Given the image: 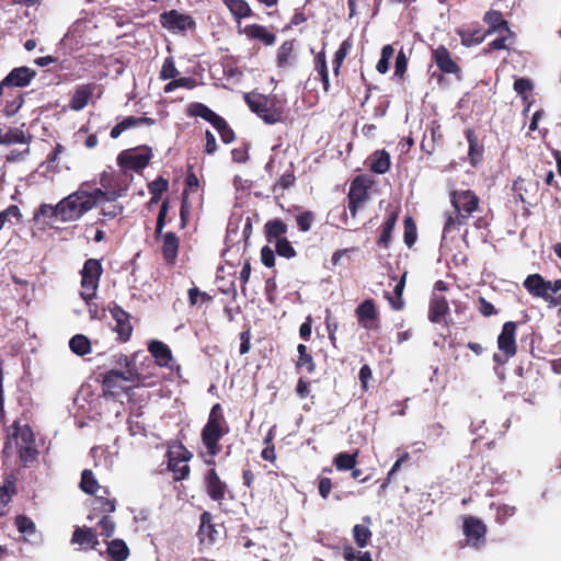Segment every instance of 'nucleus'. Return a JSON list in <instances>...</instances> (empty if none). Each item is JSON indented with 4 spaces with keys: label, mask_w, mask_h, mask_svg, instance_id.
<instances>
[{
    "label": "nucleus",
    "mask_w": 561,
    "mask_h": 561,
    "mask_svg": "<svg viewBox=\"0 0 561 561\" xmlns=\"http://www.w3.org/2000/svg\"><path fill=\"white\" fill-rule=\"evenodd\" d=\"M12 432L5 437L2 448L3 457L13 455L14 445L18 446L19 459L23 467H31L39 455L35 445V436L28 424L21 425L20 421H14Z\"/></svg>",
    "instance_id": "nucleus-1"
},
{
    "label": "nucleus",
    "mask_w": 561,
    "mask_h": 561,
    "mask_svg": "<svg viewBox=\"0 0 561 561\" xmlns=\"http://www.w3.org/2000/svg\"><path fill=\"white\" fill-rule=\"evenodd\" d=\"M230 432L229 424L226 420L224 408L220 403H215L209 412L208 419L201 432L202 443L206 448L207 455L210 457L205 460L209 466H215L216 457L221 451L220 439Z\"/></svg>",
    "instance_id": "nucleus-2"
},
{
    "label": "nucleus",
    "mask_w": 561,
    "mask_h": 561,
    "mask_svg": "<svg viewBox=\"0 0 561 561\" xmlns=\"http://www.w3.org/2000/svg\"><path fill=\"white\" fill-rule=\"evenodd\" d=\"M59 207L60 222H71L80 220L99 204L88 190V184L82 183L77 191L59 201Z\"/></svg>",
    "instance_id": "nucleus-3"
},
{
    "label": "nucleus",
    "mask_w": 561,
    "mask_h": 561,
    "mask_svg": "<svg viewBox=\"0 0 561 561\" xmlns=\"http://www.w3.org/2000/svg\"><path fill=\"white\" fill-rule=\"evenodd\" d=\"M450 203L455 208L445 221L443 232L448 233L456 226H465L469 217L480 207L479 196L471 190H455L450 192Z\"/></svg>",
    "instance_id": "nucleus-4"
},
{
    "label": "nucleus",
    "mask_w": 561,
    "mask_h": 561,
    "mask_svg": "<svg viewBox=\"0 0 561 561\" xmlns=\"http://www.w3.org/2000/svg\"><path fill=\"white\" fill-rule=\"evenodd\" d=\"M244 101L250 110L266 124L273 125L283 119L284 104L276 96H266L260 93L245 94Z\"/></svg>",
    "instance_id": "nucleus-5"
},
{
    "label": "nucleus",
    "mask_w": 561,
    "mask_h": 561,
    "mask_svg": "<svg viewBox=\"0 0 561 561\" xmlns=\"http://www.w3.org/2000/svg\"><path fill=\"white\" fill-rule=\"evenodd\" d=\"M135 387H137L135 374L130 370L110 369L102 375V391L106 398L128 394Z\"/></svg>",
    "instance_id": "nucleus-6"
},
{
    "label": "nucleus",
    "mask_w": 561,
    "mask_h": 561,
    "mask_svg": "<svg viewBox=\"0 0 561 561\" xmlns=\"http://www.w3.org/2000/svg\"><path fill=\"white\" fill-rule=\"evenodd\" d=\"M517 322L507 321L503 324L497 336V353L493 354V362L497 366H504L511 358L517 354Z\"/></svg>",
    "instance_id": "nucleus-7"
},
{
    "label": "nucleus",
    "mask_w": 561,
    "mask_h": 561,
    "mask_svg": "<svg viewBox=\"0 0 561 561\" xmlns=\"http://www.w3.org/2000/svg\"><path fill=\"white\" fill-rule=\"evenodd\" d=\"M101 187L90 190V193L99 204L103 202H115L124 196L128 190L127 184H122L113 172H102L100 175Z\"/></svg>",
    "instance_id": "nucleus-8"
},
{
    "label": "nucleus",
    "mask_w": 561,
    "mask_h": 561,
    "mask_svg": "<svg viewBox=\"0 0 561 561\" xmlns=\"http://www.w3.org/2000/svg\"><path fill=\"white\" fill-rule=\"evenodd\" d=\"M103 273L102 264L96 259H88L80 272L81 274V291L80 297L89 304L95 298L99 288L100 278Z\"/></svg>",
    "instance_id": "nucleus-9"
},
{
    "label": "nucleus",
    "mask_w": 561,
    "mask_h": 561,
    "mask_svg": "<svg viewBox=\"0 0 561 561\" xmlns=\"http://www.w3.org/2000/svg\"><path fill=\"white\" fill-rule=\"evenodd\" d=\"M160 25L172 34L185 35L188 31L195 32L196 21L190 14L176 9L164 11L159 15Z\"/></svg>",
    "instance_id": "nucleus-10"
},
{
    "label": "nucleus",
    "mask_w": 561,
    "mask_h": 561,
    "mask_svg": "<svg viewBox=\"0 0 561 561\" xmlns=\"http://www.w3.org/2000/svg\"><path fill=\"white\" fill-rule=\"evenodd\" d=\"M431 58L440 71L438 75L435 72L433 73V77H437L438 83L444 80V75H454L458 80L461 79V67L451 57V54L446 46L439 45L436 48H432Z\"/></svg>",
    "instance_id": "nucleus-11"
},
{
    "label": "nucleus",
    "mask_w": 561,
    "mask_h": 561,
    "mask_svg": "<svg viewBox=\"0 0 561 561\" xmlns=\"http://www.w3.org/2000/svg\"><path fill=\"white\" fill-rule=\"evenodd\" d=\"M548 285L549 280H546L538 273L528 275L523 283L524 288L533 297L545 300L549 307L561 306V293L559 295H551Z\"/></svg>",
    "instance_id": "nucleus-12"
},
{
    "label": "nucleus",
    "mask_w": 561,
    "mask_h": 561,
    "mask_svg": "<svg viewBox=\"0 0 561 561\" xmlns=\"http://www.w3.org/2000/svg\"><path fill=\"white\" fill-rule=\"evenodd\" d=\"M168 469L173 473L174 481H182L188 478L191 468L187 461L192 458V453L180 444L176 450H168Z\"/></svg>",
    "instance_id": "nucleus-13"
},
{
    "label": "nucleus",
    "mask_w": 561,
    "mask_h": 561,
    "mask_svg": "<svg viewBox=\"0 0 561 561\" xmlns=\"http://www.w3.org/2000/svg\"><path fill=\"white\" fill-rule=\"evenodd\" d=\"M371 184L373 181L366 175H357L352 181L347 194L348 210L352 217H356L358 208L369 198L368 190Z\"/></svg>",
    "instance_id": "nucleus-14"
},
{
    "label": "nucleus",
    "mask_w": 561,
    "mask_h": 561,
    "mask_svg": "<svg viewBox=\"0 0 561 561\" xmlns=\"http://www.w3.org/2000/svg\"><path fill=\"white\" fill-rule=\"evenodd\" d=\"M152 151L150 147H142L140 152L136 150H123L117 157V164L123 170L139 172L150 162Z\"/></svg>",
    "instance_id": "nucleus-15"
},
{
    "label": "nucleus",
    "mask_w": 561,
    "mask_h": 561,
    "mask_svg": "<svg viewBox=\"0 0 561 561\" xmlns=\"http://www.w3.org/2000/svg\"><path fill=\"white\" fill-rule=\"evenodd\" d=\"M220 525L214 523V516L210 512L205 511L199 516V526L197 530V538L199 546L210 548L220 538Z\"/></svg>",
    "instance_id": "nucleus-16"
},
{
    "label": "nucleus",
    "mask_w": 561,
    "mask_h": 561,
    "mask_svg": "<svg viewBox=\"0 0 561 561\" xmlns=\"http://www.w3.org/2000/svg\"><path fill=\"white\" fill-rule=\"evenodd\" d=\"M486 525L476 516H465L462 524V533L469 546L480 548L485 543Z\"/></svg>",
    "instance_id": "nucleus-17"
},
{
    "label": "nucleus",
    "mask_w": 561,
    "mask_h": 561,
    "mask_svg": "<svg viewBox=\"0 0 561 561\" xmlns=\"http://www.w3.org/2000/svg\"><path fill=\"white\" fill-rule=\"evenodd\" d=\"M358 323L366 330H378L380 328V316L374 299L368 298L362 301L355 309Z\"/></svg>",
    "instance_id": "nucleus-18"
},
{
    "label": "nucleus",
    "mask_w": 561,
    "mask_h": 561,
    "mask_svg": "<svg viewBox=\"0 0 561 561\" xmlns=\"http://www.w3.org/2000/svg\"><path fill=\"white\" fill-rule=\"evenodd\" d=\"M204 486L209 499L217 503H221L229 492L227 483L220 479L215 468H210L205 472Z\"/></svg>",
    "instance_id": "nucleus-19"
},
{
    "label": "nucleus",
    "mask_w": 561,
    "mask_h": 561,
    "mask_svg": "<svg viewBox=\"0 0 561 561\" xmlns=\"http://www.w3.org/2000/svg\"><path fill=\"white\" fill-rule=\"evenodd\" d=\"M108 311L112 318L115 320L116 324L114 330L118 334V339L122 342H127L133 333L130 314L114 301L108 305Z\"/></svg>",
    "instance_id": "nucleus-20"
},
{
    "label": "nucleus",
    "mask_w": 561,
    "mask_h": 561,
    "mask_svg": "<svg viewBox=\"0 0 561 561\" xmlns=\"http://www.w3.org/2000/svg\"><path fill=\"white\" fill-rule=\"evenodd\" d=\"M72 545H78L80 550L89 551L96 550L100 545L98 531L94 528L87 526H76L70 539Z\"/></svg>",
    "instance_id": "nucleus-21"
},
{
    "label": "nucleus",
    "mask_w": 561,
    "mask_h": 561,
    "mask_svg": "<svg viewBox=\"0 0 561 561\" xmlns=\"http://www.w3.org/2000/svg\"><path fill=\"white\" fill-rule=\"evenodd\" d=\"M36 75V70L26 66L15 67L0 83L3 88H25L32 82Z\"/></svg>",
    "instance_id": "nucleus-22"
},
{
    "label": "nucleus",
    "mask_w": 561,
    "mask_h": 561,
    "mask_svg": "<svg viewBox=\"0 0 561 561\" xmlns=\"http://www.w3.org/2000/svg\"><path fill=\"white\" fill-rule=\"evenodd\" d=\"M239 33L244 34L250 41L261 42L264 46H273L276 43V35L262 24H248L239 30Z\"/></svg>",
    "instance_id": "nucleus-23"
},
{
    "label": "nucleus",
    "mask_w": 561,
    "mask_h": 561,
    "mask_svg": "<svg viewBox=\"0 0 561 561\" xmlns=\"http://www.w3.org/2000/svg\"><path fill=\"white\" fill-rule=\"evenodd\" d=\"M399 218V209H387V216L380 227V236L377 239V245L382 249H389L392 238V232Z\"/></svg>",
    "instance_id": "nucleus-24"
},
{
    "label": "nucleus",
    "mask_w": 561,
    "mask_h": 561,
    "mask_svg": "<svg viewBox=\"0 0 561 561\" xmlns=\"http://www.w3.org/2000/svg\"><path fill=\"white\" fill-rule=\"evenodd\" d=\"M162 237L161 253L167 265L173 266L176 262L180 239L175 232L168 231Z\"/></svg>",
    "instance_id": "nucleus-25"
},
{
    "label": "nucleus",
    "mask_w": 561,
    "mask_h": 561,
    "mask_svg": "<svg viewBox=\"0 0 561 561\" xmlns=\"http://www.w3.org/2000/svg\"><path fill=\"white\" fill-rule=\"evenodd\" d=\"M95 89V83L78 85L69 101V107L76 112L83 110L93 96Z\"/></svg>",
    "instance_id": "nucleus-26"
},
{
    "label": "nucleus",
    "mask_w": 561,
    "mask_h": 561,
    "mask_svg": "<svg viewBox=\"0 0 561 561\" xmlns=\"http://www.w3.org/2000/svg\"><path fill=\"white\" fill-rule=\"evenodd\" d=\"M449 313V305L444 296L433 295L428 304L427 318L432 323L445 322L446 316Z\"/></svg>",
    "instance_id": "nucleus-27"
},
{
    "label": "nucleus",
    "mask_w": 561,
    "mask_h": 561,
    "mask_svg": "<svg viewBox=\"0 0 561 561\" xmlns=\"http://www.w3.org/2000/svg\"><path fill=\"white\" fill-rule=\"evenodd\" d=\"M483 21L489 25V30L485 32L486 35L494 32H505L511 37H515V33L510 28L508 22L503 18L501 11L490 10L485 12Z\"/></svg>",
    "instance_id": "nucleus-28"
},
{
    "label": "nucleus",
    "mask_w": 561,
    "mask_h": 561,
    "mask_svg": "<svg viewBox=\"0 0 561 561\" xmlns=\"http://www.w3.org/2000/svg\"><path fill=\"white\" fill-rule=\"evenodd\" d=\"M148 351L160 367H170L173 362V355L170 347L159 340H152L148 344Z\"/></svg>",
    "instance_id": "nucleus-29"
},
{
    "label": "nucleus",
    "mask_w": 561,
    "mask_h": 561,
    "mask_svg": "<svg viewBox=\"0 0 561 561\" xmlns=\"http://www.w3.org/2000/svg\"><path fill=\"white\" fill-rule=\"evenodd\" d=\"M313 67L317 72L316 79L322 83V90L329 94L331 92V82L329 77V68L327 62V54L324 49L314 55Z\"/></svg>",
    "instance_id": "nucleus-30"
},
{
    "label": "nucleus",
    "mask_w": 561,
    "mask_h": 561,
    "mask_svg": "<svg viewBox=\"0 0 561 561\" xmlns=\"http://www.w3.org/2000/svg\"><path fill=\"white\" fill-rule=\"evenodd\" d=\"M362 524H356L352 529L354 542L360 549L366 548L370 543L373 537V533L370 530V526L373 524L371 517L368 515L364 516L362 517Z\"/></svg>",
    "instance_id": "nucleus-31"
},
{
    "label": "nucleus",
    "mask_w": 561,
    "mask_h": 561,
    "mask_svg": "<svg viewBox=\"0 0 561 561\" xmlns=\"http://www.w3.org/2000/svg\"><path fill=\"white\" fill-rule=\"evenodd\" d=\"M369 170L376 174H385L391 167L390 153L385 149H378L367 158Z\"/></svg>",
    "instance_id": "nucleus-32"
},
{
    "label": "nucleus",
    "mask_w": 561,
    "mask_h": 561,
    "mask_svg": "<svg viewBox=\"0 0 561 561\" xmlns=\"http://www.w3.org/2000/svg\"><path fill=\"white\" fill-rule=\"evenodd\" d=\"M287 231L288 225L280 218L267 220L264 225V236L268 243L286 239Z\"/></svg>",
    "instance_id": "nucleus-33"
},
{
    "label": "nucleus",
    "mask_w": 561,
    "mask_h": 561,
    "mask_svg": "<svg viewBox=\"0 0 561 561\" xmlns=\"http://www.w3.org/2000/svg\"><path fill=\"white\" fill-rule=\"evenodd\" d=\"M465 136L469 145V162L472 167H477L483 159L484 147L479 142V139L472 128H467L465 130Z\"/></svg>",
    "instance_id": "nucleus-34"
},
{
    "label": "nucleus",
    "mask_w": 561,
    "mask_h": 561,
    "mask_svg": "<svg viewBox=\"0 0 561 561\" xmlns=\"http://www.w3.org/2000/svg\"><path fill=\"white\" fill-rule=\"evenodd\" d=\"M538 182L518 178L513 183V191L522 203L530 204V198L536 194Z\"/></svg>",
    "instance_id": "nucleus-35"
},
{
    "label": "nucleus",
    "mask_w": 561,
    "mask_h": 561,
    "mask_svg": "<svg viewBox=\"0 0 561 561\" xmlns=\"http://www.w3.org/2000/svg\"><path fill=\"white\" fill-rule=\"evenodd\" d=\"M407 272L402 274L399 282L393 288V295L386 293L385 298L388 300L391 309L401 311L405 307V300L403 299V290L405 287Z\"/></svg>",
    "instance_id": "nucleus-36"
},
{
    "label": "nucleus",
    "mask_w": 561,
    "mask_h": 561,
    "mask_svg": "<svg viewBox=\"0 0 561 561\" xmlns=\"http://www.w3.org/2000/svg\"><path fill=\"white\" fill-rule=\"evenodd\" d=\"M186 113L190 117H201L211 125L220 117V115L201 102L190 103L186 108Z\"/></svg>",
    "instance_id": "nucleus-37"
},
{
    "label": "nucleus",
    "mask_w": 561,
    "mask_h": 561,
    "mask_svg": "<svg viewBox=\"0 0 561 561\" xmlns=\"http://www.w3.org/2000/svg\"><path fill=\"white\" fill-rule=\"evenodd\" d=\"M237 22L253 15V11L245 0H222Z\"/></svg>",
    "instance_id": "nucleus-38"
},
{
    "label": "nucleus",
    "mask_w": 561,
    "mask_h": 561,
    "mask_svg": "<svg viewBox=\"0 0 561 561\" xmlns=\"http://www.w3.org/2000/svg\"><path fill=\"white\" fill-rule=\"evenodd\" d=\"M296 183V176L294 173L293 163L290 164V169L284 172L278 180L272 186V193L276 198L283 197L285 191L293 187Z\"/></svg>",
    "instance_id": "nucleus-39"
},
{
    "label": "nucleus",
    "mask_w": 561,
    "mask_h": 561,
    "mask_svg": "<svg viewBox=\"0 0 561 561\" xmlns=\"http://www.w3.org/2000/svg\"><path fill=\"white\" fill-rule=\"evenodd\" d=\"M297 352L298 358L295 363L296 370L299 371L305 368L308 374H313L317 369V365L308 347L305 344H298Z\"/></svg>",
    "instance_id": "nucleus-40"
},
{
    "label": "nucleus",
    "mask_w": 561,
    "mask_h": 561,
    "mask_svg": "<svg viewBox=\"0 0 561 561\" xmlns=\"http://www.w3.org/2000/svg\"><path fill=\"white\" fill-rule=\"evenodd\" d=\"M358 455V449L353 453H339L333 457V465L337 471H348L357 465Z\"/></svg>",
    "instance_id": "nucleus-41"
},
{
    "label": "nucleus",
    "mask_w": 561,
    "mask_h": 561,
    "mask_svg": "<svg viewBox=\"0 0 561 561\" xmlns=\"http://www.w3.org/2000/svg\"><path fill=\"white\" fill-rule=\"evenodd\" d=\"M99 207L100 215L102 218H100L96 224L105 225L106 220H112L118 216H121L124 211V206L121 203L115 202H103Z\"/></svg>",
    "instance_id": "nucleus-42"
},
{
    "label": "nucleus",
    "mask_w": 561,
    "mask_h": 561,
    "mask_svg": "<svg viewBox=\"0 0 561 561\" xmlns=\"http://www.w3.org/2000/svg\"><path fill=\"white\" fill-rule=\"evenodd\" d=\"M295 39H287L278 47L276 54V65L278 68H286L290 65L294 57Z\"/></svg>",
    "instance_id": "nucleus-43"
},
{
    "label": "nucleus",
    "mask_w": 561,
    "mask_h": 561,
    "mask_svg": "<svg viewBox=\"0 0 561 561\" xmlns=\"http://www.w3.org/2000/svg\"><path fill=\"white\" fill-rule=\"evenodd\" d=\"M106 552L113 561H125L129 556V549L123 539L108 541Z\"/></svg>",
    "instance_id": "nucleus-44"
},
{
    "label": "nucleus",
    "mask_w": 561,
    "mask_h": 561,
    "mask_svg": "<svg viewBox=\"0 0 561 561\" xmlns=\"http://www.w3.org/2000/svg\"><path fill=\"white\" fill-rule=\"evenodd\" d=\"M30 140L31 137L18 127L9 128L5 133L2 130L0 135V145L28 144Z\"/></svg>",
    "instance_id": "nucleus-45"
},
{
    "label": "nucleus",
    "mask_w": 561,
    "mask_h": 561,
    "mask_svg": "<svg viewBox=\"0 0 561 561\" xmlns=\"http://www.w3.org/2000/svg\"><path fill=\"white\" fill-rule=\"evenodd\" d=\"M115 364L123 368V370H130L135 374L136 386H147L146 377L138 373L136 364L125 354H118L115 356ZM150 383H148L149 386Z\"/></svg>",
    "instance_id": "nucleus-46"
},
{
    "label": "nucleus",
    "mask_w": 561,
    "mask_h": 561,
    "mask_svg": "<svg viewBox=\"0 0 561 561\" xmlns=\"http://www.w3.org/2000/svg\"><path fill=\"white\" fill-rule=\"evenodd\" d=\"M69 347L78 356H84L91 353V342L83 334H76L69 341Z\"/></svg>",
    "instance_id": "nucleus-47"
},
{
    "label": "nucleus",
    "mask_w": 561,
    "mask_h": 561,
    "mask_svg": "<svg viewBox=\"0 0 561 561\" xmlns=\"http://www.w3.org/2000/svg\"><path fill=\"white\" fill-rule=\"evenodd\" d=\"M16 478L10 474L4 479L2 485H0V505L3 507L8 505L14 494H16L15 486Z\"/></svg>",
    "instance_id": "nucleus-48"
},
{
    "label": "nucleus",
    "mask_w": 561,
    "mask_h": 561,
    "mask_svg": "<svg viewBox=\"0 0 561 561\" xmlns=\"http://www.w3.org/2000/svg\"><path fill=\"white\" fill-rule=\"evenodd\" d=\"M22 221V214L16 205H10L2 211H0V230H2L7 222L13 225L14 222Z\"/></svg>",
    "instance_id": "nucleus-49"
},
{
    "label": "nucleus",
    "mask_w": 561,
    "mask_h": 561,
    "mask_svg": "<svg viewBox=\"0 0 561 561\" xmlns=\"http://www.w3.org/2000/svg\"><path fill=\"white\" fill-rule=\"evenodd\" d=\"M213 127L218 131L220 139L224 144H231L232 141H234L236 134L224 117L220 116L213 124Z\"/></svg>",
    "instance_id": "nucleus-50"
},
{
    "label": "nucleus",
    "mask_w": 561,
    "mask_h": 561,
    "mask_svg": "<svg viewBox=\"0 0 561 561\" xmlns=\"http://www.w3.org/2000/svg\"><path fill=\"white\" fill-rule=\"evenodd\" d=\"M81 490L87 494H95L100 489L98 480L94 478L93 472L90 469H84L81 473L80 481Z\"/></svg>",
    "instance_id": "nucleus-51"
},
{
    "label": "nucleus",
    "mask_w": 561,
    "mask_h": 561,
    "mask_svg": "<svg viewBox=\"0 0 561 561\" xmlns=\"http://www.w3.org/2000/svg\"><path fill=\"white\" fill-rule=\"evenodd\" d=\"M404 226V233H403V240L408 248H411L414 245L417 239V229L415 221L411 216H407L403 220Z\"/></svg>",
    "instance_id": "nucleus-52"
},
{
    "label": "nucleus",
    "mask_w": 561,
    "mask_h": 561,
    "mask_svg": "<svg viewBox=\"0 0 561 561\" xmlns=\"http://www.w3.org/2000/svg\"><path fill=\"white\" fill-rule=\"evenodd\" d=\"M59 202L56 205L41 204V206L34 213V219L37 220L39 217L55 219L60 221Z\"/></svg>",
    "instance_id": "nucleus-53"
},
{
    "label": "nucleus",
    "mask_w": 561,
    "mask_h": 561,
    "mask_svg": "<svg viewBox=\"0 0 561 561\" xmlns=\"http://www.w3.org/2000/svg\"><path fill=\"white\" fill-rule=\"evenodd\" d=\"M92 508L93 511H100L104 513V515H108L113 513L116 508V501L114 499H107L105 496H95L92 500Z\"/></svg>",
    "instance_id": "nucleus-54"
},
{
    "label": "nucleus",
    "mask_w": 561,
    "mask_h": 561,
    "mask_svg": "<svg viewBox=\"0 0 561 561\" xmlns=\"http://www.w3.org/2000/svg\"><path fill=\"white\" fill-rule=\"evenodd\" d=\"M459 35H460V38H461V44L467 46V47L481 44L484 41L485 36H486L485 33H482L479 30H476V31H470V30L462 31V32L459 33Z\"/></svg>",
    "instance_id": "nucleus-55"
},
{
    "label": "nucleus",
    "mask_w": 561,
    "mask_h": 561,
    "mask_svg": "<svg viewBox=\"0 0 561 561\" xmlns=\"http://www.w3.org/2000/svg\"><path fill=\"white\" fill-rule=\"evenodd\" d=\"M393 54H394V49H393L392 45L388 44L382 47L380 59L378 60V62L376 65V70L379 73L385 75L386 72H388L389 66H390V60H391Z\"/></svg>",
    "instance_id": "nucleus-56"
},
{
    "label": "nucleus",
    "mask_w": 561,
    "mask_h": 561,
    "mask_svg": "<svg viewBox=\"0 0 561 561\" xmlns=\"http://www.w3.org/2000/svg\"><path fill=\"white\" fill-rule=\"evenodd\" d=\"M476 308L479 313L484 318L499 314L500 310L495 306L488 301L484 297L479 296L476 300Z\"/></svg>",
    "instance_id": "nucleus-57"
},
{
    "label": "nucleus",
    "mask_w": 561,
    "mask_h": 561,
    "mask_svg": "<svg viewBox=\"0 0 561 561\" xmlns=\"http://www.w3.org/2000/svg\"><path fill=\"white\" fill-rule=\"evenodd\" d=\"M342 554L345 561H373L369 551H356L352 546H345Z\"/></svg>",
    "instance_id": "nucleus-58"
},
{
    "label": "nucleus",
    "mask_w": 561,
    "mask_h": 561,
    "mask_svg": "<svg viewBox=\"0 0 561 561\" xmlns=\"http://www.w3.org/2000/svg\"><path fill=\"white\" fill-rule=\"evenodd\" d=\"M100 531L98 536L110 538L114 535L116 525L114 520L108 515H103L96 524Z\"/></svg>",
    "instance_id": "nucleus-59"
},
{
    "label": "nucleus",
    "mask_w": 561,
    "mask_h": 561,
    "mask_svg": "<svg viewBox=\"0 0 561 561\" xmlns=\"http://www.w3.org/2000/svg\"><path fill=\"white\" fill-rule=\"evenodd\" d=\"M173 57H167L162 64L159 78L161 80L175 79L179 76Z\"/></svg>",
    "instance_id": "nucleus-60"
},
{
    "label": "nucleus",
    "mask_w": 561,
    "mask_h": 561,
    "mask_svg": "<svg viewBox=\"0 0 561 561\" xmlns=\"http://www.w3.org/2000/svg\"><path fill=\"white\" fill-rule=\"evenodd\" d=\"M275 251L279 256L287 260H290L297 255V251L287 238L276 241Z\"/></svg>",
    "instance_id": "nucleus-61"
},
{
    "label": "nucleus",
    "mask_w": 561,
    "mask_h": 561,
    "mask_svg": "<svg viewBox=\"0 0 561 561\" xmlns=\"http://www.w3.org/2000/svg\"><path fill=\"white\" fill-rule=\"evenodd\" d=\"M187 296H188V302L191 306L210 302L213 300V297L209 294H207L206 291L199 290V288L196 286L191 287L187 290Z\"/></svg>",
    "instance_id": "nucleus-62"
},
{
    "label": "nucleus",
    "mask_w": 561,
    "mask_h": 561,
    "mask_svg": "<svg viewBox=\"0 0 561 561\" xmlns=\"http://www.w3.org/2000/svg\"><path fill=\"white\" fill-rule=\"evenodd\" d=\"M14 525L21 534L33 535L36 531L34 522L26 515H18L14 519Z\"/></svg>",
    "instance_id": "nucleus-63"
},
{
    "label": "nucleus",
    "mask_w": 561,
    "mask_h": 561,
    "mask_svg": "<svg viewBox=\"0 0 561 561\" xmlns=\"http://www.w3.org/2000/svg\"><path fill=\"white\" fill-rule=\"evenodd\" d=\"M316 219L314 213L311 210H305L296 216V222L298 230L301 232H307L311 229L312 224Z\"/></svg>",
    "instance_id": "nucleus-64"
}]
</instances>
